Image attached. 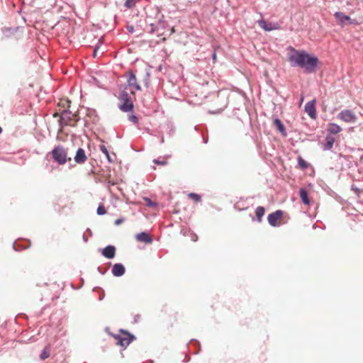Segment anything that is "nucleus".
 <instances>
[{"label":"nucleus","instance_id":"f257e3e1","mask_svg":"<svg viewBox=\"0 0 363 363\" xmlns=\"http://www.w3.org/2000/svg\"><path fill=\"white\" fill-rule=\"evenodd\" d=\"M127 84L119 96L122 102L120 108L125 112L132 111L133 108V99L135 91L140 90V86L138 83L136 77L132 71L126 73Z\"/></svg>","mask_w":363,"mask_h":363},{"label":"nucleus","instance_id":"f03ea898","mask_svg":"<svg viewBox=\"0 0 363 363\" xmlns=\"http://www.w3.org/2000/svg\"><path fill=\"white\" fill-rule=\"evenodd\" d=\"M318 63V57L311 56L307 52L303 51L301 57V65H299V67L304 68L306 72L311 73L315 72Z\"/></svg>","mask_w":363,"mask_h":363},{"label":"nucleus","instance_id":"7ed1b4c3","mask_svg":"<svg viewBox=\"0 0 363 363\" xmlns=\"http://www.w3.org/2000/svg\"><path fill=\"white\" fill-rule=\"evenodd\" d=\"M51 155L53 160L59 164H65L71 160V157H68L67 150L62 145L56 146L52 151Z\"/></svg>","mask_w":363,"mask_h":363},{"label":"nucleus","instance_id":"20e7f679","mask_svg":"<svg viewBox=\"0 0 363 363\" xmlns=\"http://www.w3.org/2000/svg\"><path fill=\"white\" fill-rule=\"evenodd\" d=\"M79 119L77 114L65 109L62 111L60 122L62 125L75 126Z\"/></svg>","mask_w":363,"mask_h":363},{"label":"nucleus","instance_id":"39448f33","mask_svg":"<svg viewBox=\"0 0 363 363\" xmlns=\"http://www.w3.org/2000/svg\"><path fill=\"white\" fill-rule=\"evenodd\" d=\"M287 50L288 60L291 65L293 67L301 65V57L303 51L296 50L291 46H289Z\"/></svg>","mask_w":363,"mask_h":363},{"label":"nucleus","instance_id":"423d86ee","mask_svg":"<svg viewBox=\"0 0 363 363\" xmlns=\"http://www.w3.org/2000/svg\"><path fill=\"white\" fill-rule=\"evenodd\" d=\"M121 332V334L120 335H113V337L117 340L116 344L125 349L130 345L135 337L133 335L122 330Z\"/></svg>","mask_w":363,"mask_h":363},{"label":"nucleus","instance_id":"0eeeda50","mask_svg":"<svg viewBox=\"0 0 363 363\" xmlns=\"http://www.w3.org/2000/svg\"><path fill=\"white\" fill-rule=\"evenodd\" d=\"M337 23L344 27L347 24H357V22L354 19H352L349 16L345 15L342 12H335L334 14Z\"/></svg>","mask_w":363,"mask_h":363},{"label":"nucleus","instance_id":"6e6552de","mask_svg":"<svg viewBox=\"0 0 363 363\" xmlns=\"http://www.w3.org/2000/svg\"><path fill=\"white\" fill-rule=\"evenodd\" d=\"M337 118L348 123H354L357 121L355 113L350 109H345L340 111L337 115Z\"/></svg>","mask_w":363,"mask_h":363},{"label":"nucleus","instance_id":"1a4fd4ad","mask_svg":"<svg viewBox=\"0 0 363 363\" xmlns=\"http://www.w3.org/2000/svg\"><path fill=\"white\" fill-rule=\"evenodd\" d=\"M283 216V211L277 210L268 215L267 220L269 223L274 227L279 226L281 223V220Z\"/></svg>","mask_w":363,"mask_h":363},{"label":"nucleus","instance_id":"9d476101","mask_svg":"<svg viewBox=\"0 0 363 363\" xmlns=\"http://www.w3.org/2000/svg\"><path fill=\"white\" fill-rule=\"evenodd\" d=\"M315 103L316 101L315 99L308 102L305 106V111L308 113V115L311 118L315 119L316 118V110H315Z\"/></svg>","mask_w":363,"mask_h":363},{"label":"nucleus","instance_id":"9b49d317","mask_svg":"<svg viewBox=\"0 0 363 363\" xmlns=\"http://www.w3.org/2000/svg\"><path fill=\"white\" fill-rule=\"evenodd\" d=\"M258 24L262 28H263L266 31L277 30L279 27L278 23H267L264 20L259 21Z\"/></svg>","mask_w":363,"mask_h":363},{"label":"nucleus","instance_id":"f8f14e48","mask_svg":"<svg viewBox=\"0 0 363 363\" xmlns=\"http://www.w3.org/2000/svg\"><path fill=\"white\" fill-rule=\"evenodd\" d=\"M87 160L85 151L82 148H79L74 156V161L77 164H84Z\"/></svg>","mask_w":363,"mask_h":363},{"label":"nucleus","instance_id":"ddd939ff","mask_svg":"<svg viewBox=\"0 0 363 363\" xmlns=\"http://www.w3.org/2000/svg\"><path fill=\"white\" fill-rule=\"evenodd\" d=\"M102 255L108 259L113 258L116 255L115 247L113 245H108L102 251Z\"/></svg>","mask_w":363,"mask_h":363},{"label":"nucleus","instance_id":"4468645a","mask_svg":"<svg viewBox=\"0 0 363 363\" xmlns=\"http://www.w3.org/2000/svg\"><path fill=\"white\" fill-rule=\"evenodd\" d=\"M125 271V267L122 264H115L112 268V273L115 277L123 275Z\"/></svg>","mask_w":363,"mask_h":363},{"label":"nucleus","instance_id":"2eb2a0df","mask_svg":"<svg viewBox=\"0 0 363 363\" xmlns=\"http://www.w3.org/2000/svg\"><path fill=\"white\" fill-rule=\"evenodd\" d=\"M136 239L138 241L145 243H151L152 242L151 236L145 232L138 234L136 235Z\"/></svg>","mask_w":363,"mask_h":363},{"label":"nucleus","instance_id":"dca6fc26","mask_svg":"<svg viewBox=\"0 0 363 363\" xmlns=\"http://www.w3.org/2000/svg\"><path fill=\"white\" fill-rule=\"evenodd\" d=\"M328 131L331 134H337L342 131V128L336 123H329L328 125Z\"/></svg>","mask_w":363,"mask_h":363},{"label":"nucleus","instance_id":"f3484780","mask_svg":"<svg viewBox=\"0 0 363 363\" xmlns=\"http://www.w3.org/2000/svg\"><path fill=\"white\" fill-rule=\"evenodd\" d=\"M299 196H300V198H301L302 202L304 204H306V205L310 204L311 202H310V199L308 198V192L305 189H303V188L300 189Z\"/></svg>","mask_w":363,"mask_h":363},{"label":"nucleus","instance_id":"a211bd4d","mask_svg":"<svg viewBox=\"0 0 363 363\" xmlns=\"http://www.w3.org/2000/svg\"><path fill=\"white\" fill-rule=\"evenodd\" d=\"M274 125L277 127V128L279 130V131L284 135H286V130L284 128V125L282 124L281 121L278 119L275 118L273 121Z\"/></svg>","mask_w":363,"mask_h":363},{"label":"nucleus","instance_id":"6ab92c4d","mask_svg":"<svg viewBox=\"0 0 363 363\" xmlns=\"http://www.w3.org/2000/svg\"><path fill=\"white\" fill-rule=\"evenodd\" d=\"M265 213V209L262 206H258L255 210V215L258 222H261Z\"/></svg>","mask_w":363,"mask_h":363},{"label":"nucleus","instance_id":"aec40b11","mask_svg":"<svg viewBox=\"0 0 363 363\" xmlns=\"http://www.w3.org/2000/svg\"><path fill=\"white\" fill-rule=\"evenodd\" d=\"M335 143V138L332 136H327L325 138V143L324 144L325 150H330Z\"/></svg>","mask_w":363,"mask_h":363},{"label":"nucleus","instance_id":"412c9836","mask_svg":"<svg viewBox=\"0 0 363 363\" xmlns=\"http://www.w3.org/2000/svg\"><path fill=\"white\" fill-rule=\"evenodd\" d=\"M298 163L302 169H306L308 167V163L306 162L301 157H298Z\"/></svg>","mask_w":363,"mask_h":363},{"label":"nucleus","instance_id":"4be33fe9","mask_svg":"<svg viewBox=\"0 0 363 363\" xmlns=\"http://www.w3.org/2000/svg\"><path fill=\"white\" fill-rule=\"evenodd\" d=\"M50 356V351L48 347H45L43 351L42 352L40 357L42 360H45V359L48 358Z\"/></svg>","mask_w":363,"mask_h":363},{"label":"nucleus","instance_id":"5701e85b","mask_svg":"<svg viewBox=\"0 0 363 363\" xmlns=\"http://www.w3.org/2000/svg\"><path fill=\"white\" fill-rule=\"evenodd\" d=\"M70 101L67 99L61 100L58 104L59 106H62L63 108H69L70 104Z\"/></svg>","mask_w":363,"mask_h":363},{"label":"nucleus","instance_id":"b1692460","mask_svg":"<svg viewBox=\"0 0 363 363\" xmlns=\"http://www.w3.org/2000/svg\"><path fill=\"white\" fill-rule=\"evenodd\" d=\"M97 213L101 216L106 213V210L103 204L99 206L97 208Z\"/></svg>","mask_w":363,"mask_h":363},{"label":"nucleus","instance_id":"393cba45","mask_svg":"<svg viewBox=\"0 0 363 363\" xmlns=\"http://www.w3.org/2000/svg\"><path fill=\"white\" fill-rule=\"evenodd\" d=\"M189 197L192 199L193 200H194L196 202H199L201 201V196L197 194L190 193L189 194Z\"/></svg>","mask_w":363,"mask_h":363},{"label":"nucleus","instance_id":"a878e982","mask_svg":"<svg viewBox=\"0 0 363 363\" xmlns=\"http://www.w3.org/2000/svg\"><path fill=\"white\" fill-rule=\"evenodd\" d=\"M144 201H145V205L149 207H155L157 204L152 202L149 198H144Z\"/></svg>","mask_w":363,"mask_h":363},{"label":"nucleus","instance_id":"bb28decb","mask_svg":"<svg viewBox=\"0 0 363 363\" xmlns=\"http://www.w3.org/2000/svg\"><path fill=\"white\" fill-rule=\"evenodd\" d=\"M135 5V0H126L125 6L127 8H132Z\"/></svg>","mask_w":363,"mask_h":363},{"label":"nucleus","instance_id":"cd10ccee","mask_svg":"<svg viewBox=\"0 0 363 363\" xmlns=\"http://www.w3.org/2000/svg\"><path fill=\"white\" fill-rule=\"evenodd\" d=\"M104 155H106V158H107V160H108V161L109 162H111V163L114 162L115 157H116L115 154H113V156H111V155L109 154L108 151V152H107V153H106V154H104Z\"/></svg>","mask_w":363,"mask_h":363},{"label":"nucleus","instance_id":"c85d7f7f","mask_svg":"<svg viewBox=\"0 0 363 363\" xmlns=\"http://www.w3.org/2000/svg\"><path fill=\"white\" fill-rule=\"evenodd\" d=\"M129 120H130V121H132L133 123H135V124H136V123H138V118H137L135 116H134V115L130 116L129 117Z\"/></svg>","mask_w":363,"mask_h":363},{"label":"nucleus","instance_id":"c756f323","mask_svg":"<svg viewBox=\"0 0 363 363\" xmlns=\"http://www.w3.org/2000/svg\"><path fill=\"white\" fill-rule=\"evenodd\" d=\"M99 149L100 150L104 153V154H106L107 152H108V150L106 148V147L104 145H99Z\"/></svg>","mask_w":363,"mask_h":363},{"label":"nucleus","instance_id":"7c9ffc66","mask_svg":"<svg viewBox=\"0 0 363 363\" xmlns=\"http://www.w3.org/2000/svg\"><path fill=\"white\" fill-rule=\"evenodd\" d=\"M154 162L160 165H165L167 164V161L165 160L158 161L157 160H155Z\"/></svg>","mask_w":363,"mask_h":363},{"label":"nucleus","instance_id":"2f4dec72","mask_svg":"<svg viewBox=\"0 0 363 363\" xmlns=\"http://www.w3.org/2000/svg\"><path fill=\"white\" fill-rule=\"evenodd\" d=\"M124 221V219L123 218H118L115 220V225H118L121 223H123Z\"/></svg>","mask_w":363,"mask_h":363},{"label":"nucleus","instance_id":"473e14b6","mask_svg":"<svg viewBox=\"0 0 363 363\" xmlns=\"http://www.w3.org/2000/svg\"><path fill=\"white\" fill-rule=\"evenodd\" d=\"M99 49V46H96L95 47L94 52H93L94 57H97V52H98V50Z\"/></svg>","mask_w":363,"mask_h":363},{"label":"nucleus","instance_id":"72a5a7b5","mask_svg":"<svg viewBox=\"0 0 363 363\" xmlns=\"http://www.w3.org/2000/svg\"><path fill=\"white\" fill-rule=\"evenodd\" d=\"M197 239H198V236L196 234H194L193 236H192V240L194 241H196Z\"/></svg>","mask_w":363,"mask_h":363},{"label":"nucleus","instance_id":"f704fd0d","mask_svg":"<svg viewBox=\"0 0 363 363\" xmlns=\"http://www.w3.org/2000/svg\"><path fill=\"white\" fill-rule=\"evenodd\" d=\"M175 31H176V30H175L174 27H172V28H171V34L174 33H175Z\"/></svg>","mask_w":363,"mask_h":363},{"label":"nucleus","instance_id":"c9c22d12","mask_svg":"<svg viewBox=\"0 0 363 363\" xmlns=\"http://www.w3.org/2000/svg\"><path fill=\"white\" fill-rule=\"evenodd\" d=\"M150 26H151V27H152V29H151V31H150V32H151V33H152V32H154L155 28H154L153 24H151Z\"/></svg>","mask_w":363,"mask_h":363},{"label":"nucleus","instance_id":"e433bc0d","mask_svg":"<svg viewBox=\"0 0 363 363\" xmlns=\"http://www.w3.org/2000/svg\"><path fill=\"white\" fill-rule=\"evenodd\" d=\"M53 116H54V117H56L57 116H58V113H54V115H53Z\"/></svg>","mask_w":363,"mask_h":363},{"label":"nucleus","instance_id":"4c0bfd02","mask_svg":"<svg viewBox=\"0 0 363 363\" xmlns=\"http://www.w3.org/2000/svg\"><path fill=\"white\" fill-rule=\"evenodd\" d=\"M2 133V128L0 127V134Z\"/></svg>","mask_w":363,"mask_h":363}]
</instances>
